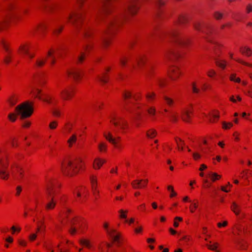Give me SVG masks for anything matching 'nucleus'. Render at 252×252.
Instances as JSON below:
<instances>
[{"instance_id":"obj_30","label":"nucleus","mask_w":252,"mask_h":252,"mask_svg":"<svg viewBox=\"0 0 252 252\" xmlns=\"http://www.w3.org/2000/svg\"><path fill=\"white\" fill-rule=\"evenodd\" d=\"M29 47L28 45L26 44H23L20 46L19 50L20 52L22 53L26 54L27 53H28V52L29 51Z\"/></svg>"},{"instance_id":"obj_46","label":"nucleus","mask_w":252,"mask_h":252,"mask_svg":"<svg viewBox=\"0 0 252 252\" xmlns=\"http://www.w3.org/2000/svg\"><path fill=\"white\" fill-rule=\"evenodd\" d=\"M119 212L120 214V217L121 219H126V213L127 212V211H124V210H120Z\"/></svg>"},{"instance_id":"obj_34","label":"nucleus","mask_w":252,"mask_h":252,"mask_svg":"<svg viewBox=\"0 0 252 252\" xmlns=\"http://www.w3.org/2000/svg\"><path fill=\"white\" fill-rule=\"evenodd\" d=\"M80 243L81 245H84L90 249L91 247V245L90 243V242L88 240L86 239H82L80 241Z\"/></svg>"},{"instance_id":"obj_51","label":"nucleus","mask_w":252,"mask_h":252,"mask_svg":"<svg viewBox=\"0 0 252 252\" xmlns=\"http://www.w3.org/2000/svg\"><path fill=\"white\" fill-rule=\"evenodd\" d=\"M166 1L165 0H158L157 4L159 7H161L165 4Z\"/></svg>"},{"instance_id":"obj_25","label":"nucleus","mask_w":252,"mask_h":252,"mask_svg":"<svg viewBox=\"0 0 252 252\" xmlns=\"http://www.w3.org/2000/svg\"><path fill=\"white\" fill-rule=\"evenodd\" d=\"M240 52L244 55L249 57L252 54V50L248 47H242Z\"/></svg>"},{"instance_id":"obj_5","label":"nucleus","mask_w":252,"mask_h":252,"mask_svg":"<svg viewBox=\"0 0 252 252\" xmlns=\"http://www.w3.org/2000/svg\"><path fill=\"white\" fill-rule=\"evenodd\" d=\"M193 114V108L191 106L185 108L182 110L181 114V119L185 122H189Z\"/></svg>"},{"instance_id":"obj_21","label":"nucleus","mask_w":252,"mask_h":252,"mask_svg":"<svg viewBox=\"0 0 252 252\" xmlns=\"http://www.w3.org/2000/svg\"><path fill=\"white\" fill-rule=\"evenodd\" d=\"M109 235L112 237L114 242H120L121 240L120 235L119 234L116 233V231L115 229L111 230Z\"/></svg>"},{"instance_id":"obj_6","label":"nucleus","mask_w":252,"mask_h":252,"mask_svg":"<svg viewBox=\"0 0 252 252\" xmlns=\"http://www.w3.org/2000/svg\"><path fill=\"white\" fill-rule=\"evenodd\" d=\"M13 19L9 15H6L5 19L0 22V32L7 30L10 26Z\"/></svg>"},{"instance_id":"obj_41","label":"nucleus","mask_w":252,"mask_h":252,"mask_svg":"<svg viewBox=\"0 0 252 252\" xmlns=\"http://www.w3.org/2000/svg\"><path fill=\"white\" fill-rule=\"evenodd\" d=\"M86 54L85 53L82 52L80 55L78 57V61L79 63H82L86 58Z\"/></svg>"},{"instance_id":"obj_58","label":"nucleus","mask_w":252,"mask_h":252,"mask_svg":"<svg viewBox=\"0 0 252 252\" xmlns=\"http://www.w3.org/2000/svg\"><path fill=\"white\" fill-rule=\"evenodd\" d=\"M59 124V122L56 120H53L51 121L49 124V126H56Z\"/></svg>"},{"instance_id":"obj_13","label":"nucleus","mask_w":252,"mask_h":252,"mask_svg":"<svg viewBox=\"0 0 252 252\" xmlns=\"http://www.w3.org/2000/svg\"><path fill=\"white\" fill-rule=\"evenodd\" d=\"M15 2H10L7 6V15H9L11 17L14 18L15 14Z\"/></svg>"},{"instance_id":"obj_52","label":"nucleus","mask_w":252,"mask_h":252,"mask_svg":"<svg viewBox=\"0 0 252 252\" xmlns=\"http://www.w3.org/2000/svg\"><path fill=\"white\" fill-rule=\"evenodd\" d=\"M201 26H202V24L199 22L195 23L194 25V28L195 29V30L199 31L201 30Z\"/></svg>"},{"instance_id":"obj_1","label":"nucleus","mask_w":252,"mask_h":252,"mask_svg":"<svg viewBox=\"0 0 252 252\" xmlns=\"http://www.w3.org/2000/svg\"><path fill=\"white\" fill-rule=\"evenodd\" d=\"M83 163L81 158H78L73 160H67L62 163L61 169L63 174L67 176H72L83 169Z\"/></svg>"},{"instance_id":"obj_29","label":"nucleus","mask_w":252,"mask_h":252,"mask_svg":"<svg viewBox=\"0 0 252 252\" xmlns=\"http://www.w3.org/2000/svg\"><path fill=\"white\" fill-rule=\"evenodd\" d=\"M143 180H135L132 182L131 185L135 189L140 188V185Z\"/></svg>"},{"instance_id":"obj_24","label":"nucleus","mask_w":252,"mask_h":252,"mask_svg":"<svg viewBox=\"0 0 252 252\" xmlns=\"http://www.w3.org/2000/svg\"><path fill=\"white\" fill-rule=\"evenodd\" d=\"M6 55L3 59V63L8 65L12 62V60L13 57L12 53H6Z\"/></svg>"},{"instance_id":"obj_15","label":"nucleus","mask_w":252,"mask_h":252,"mask_svg":"<svg viewBox=\"0 0 252 252\" xmlns=\"http://www.w3.org/2000/svg\"><path fill=\"white\" fill-rule=\"evenodd\" d=\"M79 17L80 15L77 13H70L68 15V19L69 22L77 27L76 22Z\"/></svg>"},{"instance_id":"obj_19","label":"nucleus","mask_w":252,"mask_h":252,"mask_svg":"<svg viewBox=\"0 0 252 252\" xmlns=\"http://www.w3.org/2000/svg\"><path fill=\"white\" fill-rule=\"evenodd\" d=\"M8 175V173L5 170L4 165L0 161V177L3 179H6Z\"/></svg>"},{"instance_id":"obj_60","label":"nucleus","mask_w":252,"mask_h":252,"mask_svg":"<svg viewBox=\"0 0 252 252\" xmlns=\"http://www.w3.org/2000/svg\"><path fill=\"white\" fill-rule=\"evenodd\" d=\"M148 182V180H143V181H142V182H141V185H140V188H144V187H146Z\"/></svg>"},{"instance_id":"obj_8","label":"nucleus","mask_w":252,"mask_h":252,"mask_svg":"<svg viewBox=\"0 0 252 252\" xmlns=\"http://www.w3.org/2000/svg\"><path fill=\"white\" fill-rule=\"evenodd\" d=\"M61 98L64 100H68L70 99L73 95V91L69 89H64L60 92Z\"/></svg>"},{"instance_id":"obj_26","label":"nucleus","mask_w":252,"mask_h":252,"mask_svg":"<svg viewBox=\"0 0 252 252\" xmlns=\"http://www.w3.org/2000/svg\"><path fill=\"white\" fill-rule=\"evenodd\" d=\"M237 243L240 249L242 250H245L248 246L247 242H245L243 239H239L237 241Z\"/></svg>"},{"instance_id":"obj_23","label":"nucleus","mask_w":252,"mask_h":252,"mask_svg":"<svg viewBox=\"0 0 252 252\" xmlns=\"http://www.w3.org/2000/svg\"><path fill=\"white\" fill-rule=\"evenodd\" d=\"M231 210L236 215H238L240 212V207L235 202L232 203L231 206Z\"/></svg>"},{"instance_id":"obj_7","label":"nucleus","mask_w":252,"mask_h":252,"mask_svg":"<svg viewBox=\"0 0 252 252\" xmlns=\"http://www.w3.org/2000/svg\"><path fill=\"white\" fill-rule=\"evenodd\" d=\"M13 19L9 15H6L5 19L0 22V32L7 30L10 26Z\"/></svg>"},{"instance_id":"obj_49","label":"nucleus","mask_w":252,"mask_h":252,"mask_svg":"<svg viewBox=\"0 0 252 252\" xmlns=\"http://www.w3.org/2000/svg\"><path fill=\"white\" fill-rule=\"evenodd\" d=\"M167 104L171 105L173 103V100L167 96H164V97Z\"/></svg>"},{"instance_id":"obj_44","label":"nucleus","mask_w":252,"mask_h":252,"mask_svg":"<svg viewBox=\"0 0 252 252\" xmlns=\"http://www.w3.org/2000/svg\"><path fill=\"white\" fill-rule=\"evenodd\" d=\"M147 111L151 116H153L155 115L156 110L155 107H151L148 109Z\"/></svg>"},{"instance_id":"obj_56","label":"nucleus","mask_w":252,"mask_h":252,"mask_svg":"<svg viewBox=\"0 0 252 252\" xmlns=\"http://www.w3.org/2000/svg\"><path fill=\"white\" fill-rule=\"evenodd\" d=\"M53 114L56 117H59L61 115V112L59 110L54 109L53 111Z\"/></svg>"},{"instance_id":"obj_57","label":"nucleus","mask_w":252,"mask_h":252,"mask_svg":"<svg viewBox=\"0 0 252 252\" xmlns=\"http://www.w3.org/2000/svg\"><path fill=\"white\" fill-rule=\"evenodd\" d=\"M208 75L209 77H212L216 74V72L213 69H210L208 71Z\"/></svg>"},{"instance_id":"obj_22","label":"nucleus","mask_w":252,"mask_h":252,"mask_svg":"<svg viewBox=\"0 0 252 252\" xmlns=\"http://www.w3.org/2000/svg\"><path fill=\"white\" fill-rule=\"evenodd\" d=\"M91 182L92 184V189L94 194H98V191L96 190L97 180L96 178L93 176H92L90 178Z\"/></svg>"},{"instance_id":"obj_38","label":"nucleus","mask_w":252,"mask_h":252,"mask_svg":"<svg viewBox=\"0 0 252 252\" xmlns=\"http://www.w3.org/2000/svg\"><path fill=\"white\" fill-rule=\"evenodd\" d=\"M156 135V131L154 129H150L147 132V136L149 138H153Z\"/></svg>"},{"instance_id":"obj_64","label":"nucleus","mask_w":252,"mask_h":252,"mask_svg":"<svg viewBox=\"0 0 252 252\" xmlns=\"http://www.w3.org/2000/svg\"><path fill=\"white\" fill-rule=\"evenodd\" d=\"M170 119H171V120L172 121H174V122H175L177 121V118L176 116V115L174 114H172L170 116Z\"/></svg>"},{"instance_id":"obj_33","label":"nucleus","mask_w":252,"mask_h":252,"mask_svg":"<svg viewBox=\"0 0 252 252\" xmlns=\"http://www.w3.org/2000/svg\"><path fill=\"white\" fill-rule=\"evenodd\" d=\"M209 177L211 178V180L213 181H215L216 180H218L219 178H220V176L217 174L216 173H211L209 174Z\"/></svg>"},{"instance_id":"obj_55","label":"nucleus","mask_w":252,"mask_h":252,"mask_svg":"<svg viewBox=\"0 0 252 252\" xmlns=\"http://www.w3.org/2000/svg\"><path fill=\"white\" fill-rule=\"evenodd\" d=\"M123 96L125 99H127L131 97V94L129 92H125L123 94Z\"/></svg>"},{"instance_id":"obj_37","label":"nucleus","mask_w":252,"mask_h":252,"mask_svg":"<svg viewBox=\"0 0 252 252\" xmlns=\"http://www.w3.org/2000/svg\"><path fill=\"white\" fill-rule=\"evenodd\" d=\"M46 61V59H38L36 61V64L39 67H42L45 64Z\"/></svg>"},{"instance_id":"obj_9","label":"nucleus","mask_w":252,"mask_h":252,"mask_svg":"<svg viewBox=\"0 0 252 252\" xmlns=\"http://www.w3.org/2000/svg\"><path fill=\"white\" fill-rule=\"evenodd\" d=\"M220 117V113L218 110H213L211 111L207 117L209 120V121L211 123H215L219 118Z\"/></svg>"},{"instance_id":"obj_43","label":"nucleus","mask_w":252,"mask_h":252,"mask_svg":"<svg viewBox=\"0 0 252 252\" xmlns=\"http://www.w3.org/2000/svg\"><path fill=\"white\" fill-rule=\"evenodd\" d=\"M76 138L75 135H72L67 141L69 147H71L73 143L76 141Z\"/></svg>"},{"instance_id":"obj_31","label":"nucleus","mask_w":252,"mask_h":252,"mask_svg":"<svg viewBox=\"0 0 252 252\" xmlns=\"http://www.w3.org/2000/svg\"><path fill=\"white\" fill-rule=\"evenodd\" d=\"M223 13L220 11H216L214 13V16L217 20H220L223 17Z\"/></svg>"},{"instance_id":"obj_4","label":"nucleus","mask_w":252,"mask_h":252,"mask_svg":"<svg viewBox=\"0 0 252 252\" xmlns=\"http://www.w3.org/2000/svg\"><path fill=\"white\" fill-rule=\"evenodd\" d=\"M68 220L71 225L69 232L72 235L74 234L77 231L76 228L73 226L74 225H77L78 227L80 229L81 231H83L86 227L85 223L81 221L77 218L68 219Z\"/></svg>"},{"instance_id":"obj_20","label":"nucleus","mask_w":252,"mask_h":252,"mask_svg":"<svg viewBox=\"0 0 252 252\" xmlns=\"http://www.w3.org/2000/svg\"><path fill=\"white\" fill-rule=\"evenodd\" d=\"M105 162V160L99 158H95L93 164L94 168L95 169H99L102 164Z\"/></svg>"},{"instance_id":"obj_16","label":"nucleus","mask_w":252,"mask_h":252,"mask_svg":"<svg viewBox=\"0 0 252 252\" xmlns=\"http://www.w3.org/2000/svg\"><path fill=\"white\" fill-rule=\"evenodd\" d=\"M1 43L6 53H12V50L11 48V45L9 41L2 40Z\"/></svg>"},{"instance_id":"obj_32","label":"nucleus","mask_w":252,"mask_h":252,"mask_svg":"<svg viewBox=\"0 0 252 252\" xmlns=\"http://www.w3.org/2000/svg\"><path fill=\"white\" fill-rule=\"evenodd\" d=\"M146 62V59L143 57L139 58L137 60V65L139 67H141Z\"/></svg>"},{"instance_id":"obj_53","label":"nucleus","mask_w":252,"mask_h":252,"mask_svg":"<svg viewBox=\"0 0 252 252\" xmlns=\"http://www.w3.org/2000/svg\"><path fill=\"white\" fill-rule=\"evenodd\" d=\"M98 148H99V150L102 152L103 151V150L104 151H105L106 149V146L105 144H103V143H101L99 145V146H98Z\"/></svg>"},{"instance_id":"obj_45","label":"nucleus","mask_w":252,"mask_h":252,"mask_svg":"<svg viewBox=\"0 0 252 252\" xmlns=\"http://www.w3.org/2000/svg\"><path fill=\"white\" fill-rule=\"evenodd\" d=\"M167 189L168 190L171 191L170 197H172L177 195V193L174 191L173 188L171 186H168L167 187Z\"/></svg>"},{"instance_id":"obj_40","label":"nucleus","mask_w":252,"mask_h":252,"mask_svg":"<svg viewBox=\"0 0 252 252\" xmlns=\"http://www.w3.org/2000/svg\"><path fill=\"white\" fill-rule=\"evenodd\" d=\"M155 96V93L152 92L148 93L146 94V97L149 101H152L154 99Z\"/></svg>"},{"instance_id":"obj_27","label":"nucleus","mask_w":252,"mask_h":252,"mask_svg":"<svg viewBox=\"0 0 252 252\" xmlns=\"http://www.w3.org/2000/svg\"><path fill=\"white\" fill-rule=\"evenodd\" d=\"M47 28V25L46 23H42L39 24L37 26V30L41 33H43Z\"/></svg>"},{"instance_id":"obj_35","label":"nucleus","mask_w":252,"mask_h":252,"mask_svg":"<svg viewBox=\"0 0 252 252\" xmlns=\"http://www.w3.org/2000/svg\"><path fill=\"white\" fill-rule=\"evenodd\" d=\"M218 245V243H214V244H212V245H211V244L207 245V246L208 248L209 249L211 250L215 251L217 252H220L219 251H218L217 250Z\"/></svg>"},{"instance_id":"obj_62","label":"nucleus","mask_w":252,"mask_h":252,"mask_svg":"<svg viewBox=\"0 0 252 252\" xmlns=\"http://www.w3.org/2000/svg\"><path fill=\"white\" fill-rule=\"evenodd\" d=\"M127 62V59L126 58H122L120 60V63L122 65L124 66L125 65L126 62Z\"/></svg>"},{"instance_id":"obj_54","label":"nucleus","mask_w":252,"mask_h":252,"mask_svg":"<svg viewBox=\"0 0 252 252\" xmlns=\"http://www.w3.org/2000/svg\"><path fill=\"white\" fill-rule=\"evenodd\" d=\"M192 89L194 93H198L199 92V90L196 88L194 83H193L192 84Z\"/></svg>"},{"instance_id":"obj_42","label":"nucleus","mask_w":252,"mask_h":252,"mask_svg":"<svg viewBox=\"0 0 252 252\" xmlns=\"http://www.w3.org/2000/svg\"><path fill=\"white\" fill-rule=\"evenodd\" d=\"M8 119L10 122H15L16 120V114L15 113H10L8 115Z\"/></svg>"},{"instance_id":"obj_47","label":"nucleus","mask_w":252,"mask_h":252,"mask_svg":"<svg viewBox=\"0 0 252 252\" xmlns=\"http://www.w3.org/2000/svg\"><path fill=\"white\" fill-rule=\"evenodd\" d=\"M216 64L222 68H224L225 67V62L224 61H217L216 62Z\"/></svg>"},{"instance_id":"obj_59","label":"nucleus","mask_w":252,"mask_h":252,"mask_svg":"<svg viewBox=\"0 0 252 252\" xmlns=\"http://www.w3.org/2000/svg\"><path fill=\"white\" fill-rule=\"evenodd\" d=\"M109 9L106 6H104L102 9L101 10V12L102 14H106L109 13Z\"/></svg>"},{"instance_id":"obj_39","label":"nucleus","mask_w":252,"mask_h":252,"mask_svg":"<svg viewBox=\"0 0 252 252\" xmlns=\"http://www.w3.org/2000/svg\"><path fill=\"white\" fill-rule=\"evenodd\" d=\"M176 142L177 143L178 149L183 150V147L182 145L184 144V142L182 141V140L179 138H176Z\"/></svg>"},{"instance_id":"obj_2","label":"nucleus","mask_w":252,"mask_h":252,"mask_svg":"<svg viewBox=\"0 0 252 252\" xmlns=\"http://www.w3.org/2000/svg\"><path fill=\"white\" fill-rule=\"evenodd\" d=\"M17 112L22 119L29 118L33 112L32 102L25 101L21 103L17 107Z\"/></svg>"},{"instance_id":"obj_36","label":"nucleus","mask_w":252,"mask_h":252,"mask_svg":"<svg viewBox=\"0 0 252 252\" xmlns=\"http://www.w3.org/2000/svg\"><path fill=\"white\" fill-rule=\"evenodd\" d=\"M98 79L102 83H106L108 82V77L105 74H103L102 75L98 76Z\"/></svg>"},{"instance_id":"obj_18","label":"nucleus","mask_w":252,"mask_h":252,"mask_svg":"<svg viewBox=\"0 0 252 252\" xmlns=\"http://www.w3.org/2000/svg\"><path fill=\"white\" fill-rule=\"evenodd\" d=\"M139 6L134 2H132L128 7V11L130 14L134 15L136 13Z\"/></svg>"},{"instance_id":"obj_63","label":"nucleus","mask_w":252,"mask_h":252,"mask_svg":"<svg viewBox=\"0 0 252 252\" xmlns=\"http://www.w3.org/2000/svg\"><path fill=\"white\" fill-rule=\"evenodd\" d=\"M13 239L10 236H8L5 239V241L7 243H11L13 242Z\"/></svg>"},{"instance_id":"obj_11","label":"nucleus","mask_w":252,"mask_h":252,"mask_svg":"<svg viewBox=\"0 0 252 252\" xmlns=\"http://www.w3.org/2000/svg\"><path fill=\"white\" fill-rule=\"evenodd\" d=\"M66 72L69 76L72 77L76 81L79 80L81 77L80 71L76 69L67 70Z\"/></svg>"},{"instance_id":"obj_61","label":"nucleus","mask_w":252,"mask_h":252,"mask_svg":"<svg viewBox=\"0 0 252 252\" xmlns=\"http://www.w3.org/2000/svg\"><path fill=\"white\" fill-rule=\"evenodd\" d=\"M186 21V18L184 16H182L179 18V22L180 23H184Z\"/></svg>"},{"instance_id":"obj_17","label":"nucleus","mask_w":252,"mask_h":252,"mask_svg":"<svg viewBox=\"0 0 252 252\" xmlns=\"http://www.w3.org/2000/svg\"><path fill=\"white\" fill-rule=\"evenodd\" d=\"M104 136L106 139L109 141V142L113 144L116 147L121 148V146H119L117 145V142L115 138H113L112 135L110 133L108 132L107 133L104 134Z\"/></svg>"},{"instance_id":"obj_12","label":"nucleus","mask_w":252,"mask_h":252,"mask_svg":"<svg viewBox=\"0 0 252 252\" xmlns=\"http://www.w3.org/2000/svg\"><path fill=\"white\" fill-rule=\"evenodd\" d=\"M33 95L35 97L38 98L40 100H43L44 101H46L48 103H51L50 99L43 98L42 96L44 94H41V91L38 89H35L34 90L32 91Z\"/></svg>"},{"instance_id":"obj_3","label":"nucleus","mask_w":252,"mask_h":252,"mask_svg":"<svg viewBox=\"0 0 252 252\" xmlns=\"http://www.w3.org/2000/svg\"><path fill=\"white\" fill-rule=\"evenodd\" d=\"M56 192L57 190L55 185L53 183L50 181L47 186L46 189L48 202L45 206V208L47 210L54 208L56 204V201L54 199V195Z\"/></svg>"},{"instance_id":"obj_50","label":"nucleus","mask_w":252,"mask_h":252,"mask_svg":"<svg viewBox=\"0 0 252 252\" xmlns=\"http://www.w3.org/2000/svg\"><path fill=\"white\" fill-rule=\"evenodd\" d=\"M189 41V39L187 38H184L180 40V44L182 46H185L187 45V43Z\"/></svg>"},{"instance_id":"obj_48","label":"nucleus","mask_w":252,"mask_h":252,"mask_svg":"<svg viewBox=\"0 0 252 252\" xmlns=\"http://www.w3.org/2000/svg\"><path fill=\"white\" fill-rule=\"evenodd\" d=\"M246 11L247 13H252V4L249 3L246 6Z\"/></svg>"},{"instance_id":"obj_28","label":"nucleus","mask_w":252,"mask_h":252,"mask_svg":"<svg viewBox=\"0 0 252 252\" xmlns=\"http://www.w3.org/2000/svg\"><path fill=\"white\" fill-rule=\"evenodd\" d=\"M24 170L21 167L17 165V180L22 179L24 176Z\"/></svg>"},{"instance_id":"obj_14","label":"nucleus","mask_w":252,"mask_h":252,"mask_svg":"<svg viewBox=\"0 0 252 252\" xmlns=\"http://www.w3.org/2000/svg\"><path fill=\"white\" fill-rule=\"evenodd\" d=\"M180 72L177 67H172L169 72V75L172 80H175L178 77Z\"/></svg>"},{"instance_id":"obj_10","label":"nucleus","mask_w":252,"mask_h":252,"mask_svg":"<svg viewBox=\"0 0 252 252\" xmlns=\"http://www.w3.org/2000/svg\"><path fill=\"white\" fill-rule=\"evenodd\" d=\"M6 105L8 109L13 108L16 105V96L13 94L9 95L6 101Z\"/></svg>"}]
</instances>
